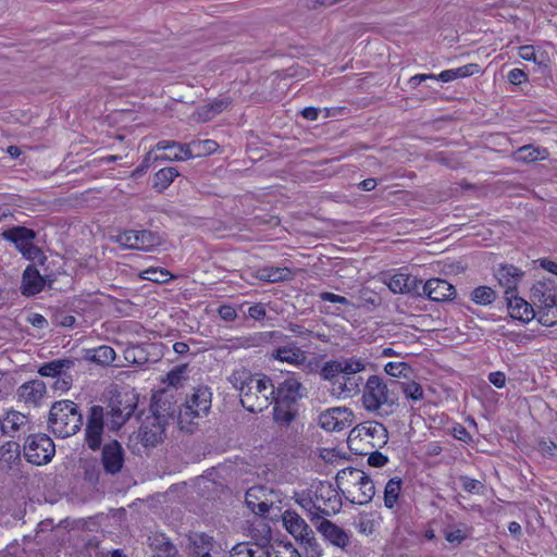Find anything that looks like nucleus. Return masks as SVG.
Segmentation results:
<instances>
[{
    "mask_svg": "<svg viewBox=\"0 0 557 557\" xmlns=\"http://www.w3.org/2000/svg\"><path fill=\"white\" fill-rule=\"evenodd\" d=\"M228 382L239 392L242 406L250 412H261L273 403L275 386L267 375L240 368L232 372Z\"/></svg>",
    "mask_w": 557,
    "mask_h": 557,
    "instance_id": "1",
    "label": "nucleus"
},
{
    "mask_svg": "<svg viewBox=\"0 0 557 557\" xmlns=\"http://www.w3.org/2000/svg\"><path fill=\"white\" fill-rule=\"evenodd\" d=\"M367 360L356 356L326 361L320 376L332 384L333 392L341 394H357L363 380L358 374L366 370Z\"/></svg>",
    "mask_w": 557,
    "mask_h": 557,
    "instance_id": "2",
    "label": "nucleus"
},
{
    "mask_svg": "<svg viewBox=\"0 0 557 557\" xmlns=\"http://www.w3.org/2000/svg\"><path fill=\"white\" fill-rule=\"evenodd\" d=\"M361 401L366 411L383 416L382 410L398 405V381H384L379 375H370L364 383Z\"/></svg>",
    "mask_w": 557,
    "mask_h": 557,
    "instance_id": "3",
    "label": "nucleus"
},
{
    "mask_svg": "<svg viewBox=\"0 0 557 557\" xmlns=\"http://www.w3.org/2000/svg\"><path fill=\"white\" fill-rule=\"evenodd\" d=\"M301 383L287 377L275 387L273 395V420L281 426H288L297 416V401L304 397Z\"/></svg>",
    "mask_w": 557,
    "mask_h": 557,
    "instance_id": "4",
    "label": "nucleus"
},
{
    "mask_svg": "<svg viewBox=\"0 0 557 557\" xmlns=\"http://www.w3.org/2000/svg\"><path fill=\"white\" fill-rule=\"evenodd\" d=\"M212 393L207 386H198L186 397L180 407L177 423L182 431L193 433L198 425V420L207 417L211 409Z\"/></svg>",
    "mask_w": 557,
    "mask_h": 557,
    "instance_id": "5",
    "label": "nucleus"
},
{
    "mask_svg": "<svg viewBox=\"0 0 557 557\" xmlns=\"http://www.w3.org/2000/svg\"><path fill=\"white\" fill-rule=\"evenodd\" d=\"M48 425L52 433L65 438L76 434L83 425V414L72 400L55 401L49 411Z\"/></svg>",
    "mask_w": 557,
    "mask_h": 557,
    "instance_id": "6",
    "label": "nucleus"
},
{
    "mask_svg": "<svg viewBox=\"0 0 557 557\" xmlns=\"http://www.w3.org/2000/svg\"><path fill=\"white\" fill-rule=\"evenodd\" d=\"M139 396L134 391L119 393L111 398L107 412V426L111 431L120 430L136 412Z\"/></svg>",
    "mask_w": 557,
    "mask_h": 557,
    "instance_id": "7",
    "label": "nucleus"
},
{
    "mask_svg": "<svg viewBox=\"0 0 557 557\" xmlns=\"http://www.w3.org/2000/svg\"><path fill=\"white\" fill-rule=\"evenodd\" d=\"M366 441L372 448H382L388 442V431L383 423L368 421L355 426L348 436V445L356 454L367 455L358 450L359 442Z\"/></svg>",
    "mask_w": 557,
    "mask_h": 557,
    "instance_id": "8",
    "label": "nucleus"
},
{
    "mask_svg": "<svg viewBox=\"0 0 557 557\" xmlns=\"http://www.w3.org/2000/svg\"><path fill=\"white\" fill-rule=\"evenodd\" d=\"M175 408L171 403L163 401L162 404L156 403L152 406V422L149 426V422H146L139 431V436L145 446H157L162 441L164 428L169 418H173Z\"/></svg>",
    "mask_w": 557,
    "mask_h": 557,
    "instance_id": "9",
    "label": "nucleus"
},
{
    "mask_svg": "<svg viewBox=\"0 0 557 557\" xmlns=\"http://www.w3.org/2000/svg\"><path fill=\"white\" fill-rule=\"evenodd\" d=\"M342 508V498L338 492L329 482H320L314 490L312 500L311 520L321 519L323 516L337 513Z\"/></svg>",
    "mask_w": 557,
    "mask_h": 557,
    "instance_id": "10",
    "label": "nucleus"
},
{
    "mask_svg": "<svg viewBox=\"0 0 557 557\" xmlns=\"http://www.w3.org/2000/svg\"><path fill=\"white\" fill-rule=\"evenodd\" d=\"M23 454L28 462L41 466L52 459L55 454V446L48 435L33 434L26 437Z\"/></svg>",
    "mask_w": 557,
    "mask_h": 557,
    "instance_id": "11",
    "label": "nucleus"
},
{
    "mask_svg": "<svg viewBox=\"0 0 557 557\" xmlns=\"http://www.w3.org/2000/svg\"><path fill=\"white\" fill-rule=\"evenodd\" d=\"M104 428V409L99 405L90 408L85 429V442L89 449L96 451L101 447Z\"/></svg>",
    "mask_w": 557,
    "mask_h": 557,
    "instance_id": "12",
    "label": "nucleus"
},
{
    "mask_svg": "<svg viewBox=\"0 0 557 557\" xmlns=\"http://www.w3.org/2000/svg\"><path fill=\"white\" fill-rule=\"evenodd\" d=\"M352 412L345 407L330 408L319 416L320 426L329 432H341L350 426Z\"/></svg>",
    "mask_w": 557,
    "mask_h": 557,
    "instance_id": "13",
    "label": "nucleus"
},
{
    "mask_svg": "<svg viewBox=\"0 0 557 557\" xmlns=\"http://www.w3.org/2000/svg\"><path fill=\"white\" fill-rule=\"evenodd\" d=\"M101 462L108 474H116L122 470L124 449L116 440H112L102 447Z\"/></svg>",
    "mask_w": 557,
    "mask_h": 557,
    "instance_id": "14",
    "label": "nucleus"
},
{
    "mask_svg": "<svg viewBox=\"0 0 557 557\" xmlns=\"http://www.w3.org/2000/svg\"><path fill=\"white\" fill-rule=\"evenodd\" d=\"M421 295H425L433 301L451 300L456 295V288L447 281L438 277L430 278L421 287Z\"/></svg>",
    "mask_w": 557,
    "mask_h": 557,
    "instance_id": "15",
    "label": "nucleus"
},
{
    "mask_svg": "<svg viewBox=\"0 0 557 557\" xmlns=\"http://www.w3.org/2000/svg\"><path fill=\"white\" fill-rule=\"evenodd\" d=\"M47 393V387L41 380H30L23 383L16 391V396L20 401L27 406L37 407L40 405Z\"/></svg>",
    "mask_w": 557,
    "mask_h": 557,
    "instance_id": "16",
    "label": "nucleus"
},
{
    "mask_svg": "<svg viewBox=\"0 0 557 557\" xmlns=\"http://www.w3.org/2000/svg\"><path fill=\"white\" fill-rule=\"evenodd\" d=\"M188 554L191 557H211V552L215 546L213 536L205 532H190L187 535Z\"/></svg>",
    "mask_w": 557,
    "mask_h": 557,
    "instance_id": "17",
    "label": "nucleus"
},
{
    "mask_svg": "<svg viewBox=\"0 0 557 557\" xmlns=\"http://www.w3.org/2000/svg\"><path fill=\"white\" fill-rule=\"evenodd\" d=\"M387 286L394 294L421 296L422 281L410 274L397 273L389 278Z\"/></svg>",
    "mask_w": 557,
    "mask_h": 557,
    "instance_id": "18",
    "label": "nucleus"
},
{
    "mask_svg": "<svg viewBox=\"0 0 557 557\" xmlns=\"http://www.w3.org/2000/svg\"><path fill=\"white\" fill-rule=\"evenodd\" d=\"M153 150H166L169 152L154 156L153 161H185L190 159V152L184 144L175 140H160L153 147Z\"/></svg>",
    "mask_w": 557,
    "mask_h": 557,
    "instance_id": "19",
    "label": "nucleus"
},
{
    "mask_svg": "<svg viewBox=\"0 0 557 557\" xmlns=\"http://www.w3.org/2000/svg\"><path fill=\"white\" fill-rule=\"evenodd\" d=\"M505 299L507 301L509 314L512 319L528 323L536 317L533 307L523 298L517 296L516 293L505 296Z\"/></svg>",
    "mask_w": 557,
    "mask_h": 557,
    "instance_id": "20",
    "label": "nucleus"
},
{
    "mask_svg": "<svg viewBox=\"0 0 557 557\" xmlns=\"http://www.w3.org/2000/svg\"><path fill=\"white\" fill-rule=\"evenodd\" d=\"M345 498L351 504L367 505L375 495V486L370 476L366 480H361L358 485L352 488H347L346 494H343Z\"/></svg>",
    "mask_w": 557,
    "mask_h": 557,
    "instance_id": "21",
    "label": "nucleus"
},
{
    "mask_svg": "<svg viewBox=\"0 0 557 557\" xmlns=\"http://www.w3.org/2000/svg\"><path fill=\"white\" fill-rule=\"evenodd\" d=\"M522 275V271L511 264H503L495 272L498 283L506 288L505 296L516 293L517 284Z\"/></svg>",
    "mask_w": 557,
    "mask_h": 557,
    "instance_id": "22",
    "label": "nucleus"
},
{
    "mask_svg": "<svg viewBox=\"0 0 557 557\" xmlns=\"http://www.w3.org/2000/svg\"><path fill=\"white\" fill-rule=\"evenodd\" d=\"M531 295L533 301L539 306V309L557 307V292L548 283L537 282L534 284L531 289Z\"/></svg>",
    "mask_w": 557,
    "mask_h": 557,
    "instance_id": "23",
    "label": "nucleus"
},
{
    "mask_svg": "<svg viewBox=\"0 0 557 557\" xmlns=\"http://www.w3.org/2000/svg\"><path fill=\"white\" fill-rule=\"evenodd\" d=\"M317 529L333 545L343 549L349 545L348 533L330 520L323 519Z\"/></svg>",
    "mask_w": 557,
    "mask_h": 557,
    "instance_id": "24",
    "label": "nucleus"
},
{
    "mask_svg": "<svg viewBox=\"0 0 557 557\" xmlns=\"http://www.w3.org/2000/svg\"><path fill=\"white\" fill-rule=\"evenodd\" d=\"M283 524L285 529L297 540L304 542V539L311 533L307 522L294 511H285L283 515Z\"/></svg>",
    "mask_w": 557,
    "mask_h": 557,
    "instance_id": "25",
    "label": "nucleus"
},
{
    "mask_svg": "<svg viewBox=\"0 0 557 557\" xmlns=\"http://www.w3.org/2000/svg\"><path fill=\"white\" fill-rule=\"evenodd\" d=\"M45 280L34 265H28L22 277V294L24 296H34L42 290Z\"/></svg>",
    "mask_w": 557,
    "mask_h": 557,
    "instance_id": "26",
    "label": "nucleus"
},
{
    "mask_svg": "<svg viewBox=\"0 0 557 557\" xmlns=\"http://www.w3.org/2000/svg\"><path fill=\"white\" fill-rule=\"evenodd\" d=\"M272 357L278 361L289 364H302L306 362V352L295 343H288L273 350Z\"/></svg>",
    "mask_w": 557,
    "mask_h": 557,
    "instance_id": "27",
    "label": "nucleus"
},
{
    "mask_svg": "<svg viewBox=\"0 0 557 557\" xmlns=\"http://www.w3.org/2000/svg\"><path fill=\"white\" fill-rule=\"evenodd\" d=\"M2 237L14 244L15 248L21 251L27 245L34 242L36 233L34 230L25 226H13L2 233Z\"/></svg>",
    "mask_w": 557,
    "mask_h": 557,
    "instance_id": "28",
    "label": "nucleus"
},
{
    "mask_svg": "<svg viewBox=\"0 0 557 557\" xmlns=\"http://www.w3.org/2000/svg\"><path fill=\"white\" fill-rule=\"evenodd\" d=\"M368 476L369 475L364 471L348 467L337 472L335 482L342 491V494H346L347 488H352L355 485H358L361 480H366Z\"/></svg>",
    "mask_w": 557,
    "mask_h": 557,
    "instance_id": "29",
    "label": "nucleus"
},
{
    "mask_svg": "<svg viewBox=\"0 0 557 557\" xmlns=\"http://www.w3.org/2000/svg\"><path fill=\"white\" fill-rule=\"evenodd\" d=\"M75 366V359L71 358H62V359H54L49 362L42 363L39 369L38 373L41 376H48V377H58L59 375L63 374L66 371H70Z\"/></svg>",
    "mask_w": 557,
    "mask_h": 557,
    "instance_id": "30",
    "label": "nucleus"
},
{
    "mask_svg": "<svg viewBox=\"0 0 557 557\" xmlns=\"http://www.w3.org/2000/svg\"><path fill=\"white\" fill-rule=\"evenodd\" d=\"M512 157L517 162L530 163L537 160H546L549 157V153L546 148L524 145L518 148L513 152Z\"/></svg>",
    "mask_w": 557,
    "mask_h": 557,
    "instance_id": "31",
    "label": "nucleus"
},
{
    "mask_svg": "<svg viewBox=\"0 0 557 557\" xmlns=\"http://www.w3.org/2000/svg\"><path fill=\"white\" fill-rule=\"evenodd\" d=\"M230 557H271L262 546L251 543H237L230 552Z\"/></svg>",
    "mask_w": 557,
    "mask_h": 557,
    "instance_id": "32",
    "label": "nucleus"
},
{
    "mask_svg": "<svg viewBox=\"0 0 557 557\" xmlns=\"http://www.w3.org/2000/svg\"><path fill=\"white\" fill-rule=\"evenodd\" d=\"M136 242H138L137 250L151 251L162 244L163 238L157 232L141 230L136 231Z\"/></svg>",
    "mask_w": 557,
    "mask_h": 557,
    "instance_id": "33",
    "label": "nucleus"
},
{
    "mask_svg": "<svg viewBox=\"0 0 557 557\" xmlns=\"http://www.w3.org/2000/svg\"><path fill=\"white\" fill-rule=\"evenodd\" d=\"M86 359L101 366H109L115 359V351L112 347L102 345L94 349H88Z\"/></svg>",
    "mask_w": 557,
    "mask_h": 557,
    "instance_id": "34",
    "label": "nucleus"
},
{
    "mask_svg": "<svg viewBox=\"0 0 557 557\" xmlns=\"http://www.w3.org/2000/svg\"><path fill=\"white\" fill-rule=\"evenodd\" d=\"M28 418L18 411H9L1 419V431L5 434L18 431L24 424H26Z\"/></svg>",
    "mask_w": 557,
    "mask_h": 557,
    "instance_id": "35",
    "label": "nucleus"
},
{
    "mask_svg": "<svg viewBox=\"0 0 557 557\" xmlns=\"http://www.w3.org/2000/svg\"><path fill=\"white\" fill-rule=\"evenodd\" d=\"M184 146L190 152V159L211 154L219 147L218 143L211 139L194 140L189 144H184Z\"/></svg>",
    "mask_w": 557,
    "mask_h": 557,
    "instance_id": "36",
    "label": "nucleus"
},
{
    "mask_svg": "<svg viewBox=\"0 0 557 557\" xmlns=\"http://www.w3.org/2000/svg\"><path fill=\"white\" fill-rule=\"evenodd\" d=\"M401 479L398 476L392 478L385 485L384 488V506L388 509H393L399 499L401 491Z\"/></svg>",
    "mask_w": 557,
    "mask_h": 557,
    "instance_id": "37",
    "label": "nucleus"
},
{
    "mask_svg": "<svg viewBox=\"0 0 557 557\" xmlns=\"http://www.w3.org/2000/svg\"><path fill=\"white\" fill-rule=\"evenodd\" d=\"M178 175H180V173L175 168L169 166V168L160 169L154 174L153 187L158 191H163L172 184L174 178L177 177Z\"/></svg>",
    "mask_w": 557,
    "mask_h": 557,
    "instance_id": "38",
    "label": "nucleus"
},
{
    "mask_svg": "<svg viewBox=\"0 0 557 557\" xmlns=\"http://www.w3.org/2000/svg\"><path fill=\"white\" fill-rule=\"evenodd\" d=\"M497 298V293L490 286H478L475 287L471 294L470 299L480 306H490Z\"/></svg>",
    "mask_w": 557,
    "mask_h": 557,
    "instance_id": "39",
    "label": "nucleus"
},
{
    "mask_svg": "<svg viewBox=\"0 0 557 557\" xmlns=\"http://www.w3.org/2000/svg\"><path fill=\"white\" fill-rule=\"evenodd\" d=\"M151 546L157 550L159 557H175L177 555L176 546L163 535L154 536Z\"/></svg>",
    "mask_w": 557,
    "mask_h": 557,
    "instance_id": "40",
    "label": "nucleus"
},
{
    "mask_svg": "<svg viewBox=\"0 0 557 557\" xmlns=\"http://www.w3.org/2000/svg\"><path fill=\"white\" fill-rule=\"evenodd\" d=\"M398 391H401L407 399L412 401H420L424 398L422 386L416 381L399 382Z\"/></svg>",
    "mask_w": 557,
    "mask_h": 557,
    "instance_id": "41",
    "label": "nucleus"
},
{
    "mask_svg": "<svg viewBox=\"0 0 557 557\" xmlns=\"http://www.w3.org/2000/svg\"><path fill=\"white\" fill-rule=\"evenodd\" d=\"M187 364H182L172 369L168 374L166 379L163 380L164 383L173 387L183 386L184 382L187 380Z\"/></svg>",
    "mask_w": 557,
    "mask_h": 557,
    "instance_id": "42",
    "label": "nucleus"
},
{
    "mask_svg": "<svg viewBox=\"0 0 557 557\" xmlns=\"http://www.w3.org/2000/svg\"><path fill=\"white\" fill-rule=\"evenodd\" d=\"M20 445L16 442L9 441L1 445L0 455L1 459L7 461L8 463H13L20 459Z\"/></svg>",
    "mask_w": 557,
    "mask_h": 557,
    "instance_id": "43",
    "label": "nucleus"
},
{
    "mask_svg": "<svg viewBox=\"0 0 557 557\" xmlns=\"http://www.w3.org/2000/svg\"><path fill=\"white\" fill-rule=\"evenodd\" d=\"M384 371L392 377H408L411 367L406 362H388L385 364Z\"/></svg>",
    "mask_w": 557,
    "mask_h": 557,
    "instance_id": "44",
    "label": "nucleus"
},
{
    "mask_svg": "<svg viewBox=\"0 0 557 557\" xmlns=\"http://www.w3.org/2000/svg\"><path fill=\"white\" fill-rule=\"evenodd\" d=\"M170 272L164 269L150 268L141 272L143 280L151 281L154 283H165L170 280Z\"/></svg>",
    "mask_w": 557,
    "mask_h": 557,
    "instance_id": "45",
    "label": "nucleus"
},
{
    "mask_svg": "<svg viewBox=\"0 0 557 557\" xmlns=\"http://www.w3.org/2000/svg\"><path fill=\"white\" fill-rule=\"evenodd\" d=\"M535 318L544 326H554L557 324V307L540 308Z\"/></svg>",
    "mask_w": 557,
    "mask_h": 557,
    "instance_id": "46",
    "label": "nucleus"
},
{
    "mask_svg": "<svg viewBox=\"0 0 557 557\" xmlns=\"http://www.w3.org/2000/svg\"><path fill=\"white\" fill-rule=\"evenodd\" d=\"M293 278V272L288 268H269L268 282L276 283L289 281Z\"/></svg>",
    "mask_w": 557,
    "mask_h": 557,
    "instance_id": "47",
    "label": "nucleus"
},
{
    "mask_svg": "<svg viewBox=\"0 0 557 557\" xmlns=\"http://www.w3.org/2000/svg\"><path fill=\"white\" fill-rule=\"evenodd\" d=\"M231 103L230 98L215 99L206 107V117L212 119L214 115L221 113Z\"/></svg>",
    "mask_w": 557,
    "mask_h": 557,
    "instance_id": "48",
    "label": "nucleus"
},
{
    "mask_svg": "<svg viewBox=\"0 0 557 557\" xmlns=\"http://www.w3.org/2000/svg\"><path fill=\"white\" fill-rule=\"evenodd\" d=\"M116 243L128 249H136L138 242H136V230H127L117 234Z\"/></svg>",
    "mask_w": 557,
    "mask_h": 557,
    "instance_id": "49",
    "label": "nucleus"
},
{
    "mask_svg": "<svg viewBox=\"0 0 557 557\" xmlns=\"http://www.w3.org/2000/svg\"><path fill=\"white\" fill-rule=\"evenodd\" d=\"M537 450L547 458H557V444L549 438H541L537 442Z\"/></svg>",
    "mask_w": 557,
    "mask_h": 557,
    "instance_id": "50",
    "label": "nucleus"
},
{
    "mask_svg": "<svg viewBox=\"0 0 557 557\" xmlns=\"http://www.w3.org/2000/svg\"><path fill=\"white\" fill-rule=\"evenodd\" d=\"M301 544L307 545L308 554H310L311 557H321L322 556V549L314 537L313 531H311L310 535L306 536L304 539V542H300Z\"/></svg>",
    "mask_w": 557,
    "mask_h": 557,
    "instance_id": "51",
    "label": "nucleus"
},
{
    "mask_svg": "<svg viewBox=\"0 0 557 557\" xmlns=\"http://www.w3.org/2000/svg\"><path fill=\"white\" fill-rule=\"evenodd\" d=\"M125 359L136 364H143L148 360L144 356V350L138 346L126 349Z\"/></svg>",
    "mask_w": 557,
    "mask_h": 557,
    "instance_id": "52",
    "label": "nucleus"
},
{
    "mask_svg": "<svg viewBox=\"0 0 557 557\" xmlns=\"http://www.w3.org/2000/svg\"><path fill=\"white\" fill-rule=\"evenodd\" d=\"M460 481L462 488L468 493L479 494L483 488V484L479 480L471 479L467 475L460 476Z\"/></svg>",
    "mask_w": 557,
    "mask_h": 557,
    "instance_id": "53",
    "label": "nucleus"
},
{
    "mask_svg": "<svg viewBox=\"0 0 557 557\" xmlns=\"http://www.w3.org/2000/svg\"><path fill=\"white\" fill-rule=\"evenodd\" d=\"M55 382L53 384V388L55 391L66 392L70 389L73 383V376L69 373V371L55 377Z\"/></svg>",
    "mask_w": 557,
    "mask_h": 557,
    "instance_id": "54",
    "label": "nucleus"
},
{
    "mask_svg": "<svg viewBox=\"0 0 557 557\" xmlns=\"http://www.w3.org/2000/svg\"><path fill=\"white\" fill-rule=\"evenodd\" d=\"M20 252L23 255L24 258L32 261L44 258L41 249L34 245V242L27 245L25 248L21 249Z\"/></svg>",
    "mask_w": 557,
    "mask_h": 557,
    "instance_id": "55",
    "label": "nucleus"
},
{
    "mask_svg": "<svg viewBox=\"0 0 557 557\" xmlns=\"http://www.w3.org/2000/svg\"><path fill=\"white\" fill-rule=\"evenodd\" d=\"M219 317L226 322H233L237 318L236 309L231 305H222L218 309Z\"/></svg>",
    "mask_w": 557,
    "mask_h": 557,
    "instance_id": "56",
    "label": "nucleus"
},
{
    "mask_svg": "<svg viewBox=\"0 0 557 557\" xmlns=\"http://www.w3.org/2000/svg\"><path fill=\"white\" fill-rule=\"evenodd\" d=\"M453 71H454L453 75H455L456 79L461 78V77H468L479 71V65L474 64V63H470V64H467V65H463V66H460L457 69H453Z\"/></svg>",
    "mask_w": 557,
    "mask_h": 557,
    "instance_id": "57",
    "label": "nucleus"
},
{
    "mask_svg": "<svg viewBox=\"0 0 557 557\" xmlns=\"http://www.w3.org/2000/svg\"><path fill=\"white\" fill-rule=\"evenodd\" d=\"M388 462L387 456L383 455L381 451L375 450L369 454L368 463L374 468L384 467Z\"/></svg>",
    "mask_w": 557,
    "mask_h": 557,
    "instance_id": "58",
    "label": "nucleus"
},
{
    "mask_svg": "<svg viewBox=\"0 0 557 557\" xmlns=\"http://www.w3.org/2000/svg\"><path fill=\"white\" fill-rule=\"evenodd\" d=\"M320 299L323 301H329L333 304H341V305H350L349 300L341 295H336L329 292H323L320 294Z\"/></svg>",
    "mask_w": 557,
    "mask_h": 557,
    "instance_id": "59",
    "label": "nucleus"
},
{
    "mask_svg": "<svg viewBox=\"0 0 557 557\" xmlns=\"http://www.w3.org/2000/svg\"><path fill=\"white\" fill-rule=\"evenodd\" d=\"M267 314L265 307L263 304H255L249 307L248 315L253 320H262Z\"/></svg>",
    "mask_w": 557,
    "mask_h": 557,
    "instance_id": "60",
    "label": "nucleus"
},
{
    "mask_svg": "<svg viewBox=\"0 0 557 557\" xmlns=\"http://www.w3.org/2000/svg\"><path fill=\"white\" fill-rule=\"evenodd\" d=\"M27 322L30 323L34 327H37L40 330L48 326L47 319L40 313H30L27 317Z\"/></svg>",
    "mask_w": 557,
    "mask_h": 557,
    "instance_id": "61",
    "label": "nucleus"
},
{
    "mask_svg": "<svg viewBox=\"0 0 557 557\" xmlns=\"http://www.w3.org/2000/svg\"><path fill=\"white\" fill-rule=\"evenodd\" d=\"M528 78L527 74L520 69H513L508 73V81L513 85H520Z\"/></svg>",
    "mask_w": 557,
    "mask_h": 557,
    "instance_id": "62",
    "label": "nucleus"
},
{
    "mask_svg": "<svg viewBox=\"0 0 557 557\" xmlns=\"http://www.w3.org/2000/svg\"><path fill=\"white\" fill-rule=\"evenodd\" d=\"M453 436L456 440L462 441L465 443H468V442H470L472 440L470 433L461 424H458V425L453 428Z\"/></svg>",
    "mask_w": 557,
    "mask_h": 557,
    "instance_id": "63",
    "label": "nucleus"
},
{
    "mask_svg": "<svg viewBox=\"0 0 557 557\" xmlns=\"http://www.w3.org/2000/svg\"><path fill=\"white\" fill-rule=\"evenodd\" d=\"M488 381L497 388H503L506 384V375L504 372L496 371L488 374Z\"/></svg>",
    "mask_w": 557,
    "mask_h": 557,
    "instance_id": "64",
    "label": "nucleus"
}]
</instances>
